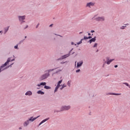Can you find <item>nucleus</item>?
I'll return each instance as SVG.
<instances>
[{"label": "nucleus", "instance_id": "1", "mask_svg": "<svg viewBox=\"0 0 130 130\" xmlns=\"http://www.w3.org/2000/svg\"><path fill=\"white\" fill-rule=\"evenodd\" d=\"M97 17V15H94V16L92 18V19L95 20V21H97V22H104V21H105V17L104 16L98 17Z\"/></svg>", "mask_w": 130, "mask_h": 130}, {"label": "nucleus", "instance_id": "2", "mask_svg": "<svg viewBox=\"0 0 130 130\" xmlns=\"http://www.w3.org/2000/svg\"><path fill=\"white\" fill-rule=\"evenodd\" d=\"M49 76H50V74L46 73L40 77L39 80L40 81H43V80H46V79H47V78H48Z\"/></svg>", "mask_w": 130, "mask_h": 130}, {"label": "nucleus", "instance_id": "3", "mask_svg": "<svg viewBox=\"0 0 130 130\" xmlns=\"http://www.w3.org/2000/svg\"><path fill=\"white\" fill-rule=\"evenodd\" d=\"M71 109V106H62L61 107V111H66Z\"/></svg>", "mask_w": 130, "mask_h": 130}, {"label": "nucleus", "instance_id": "4", "mask_svg": "<svg viewBox=\"0 0 130 130\" xmlns=\"http://www.w3.org/2000/svg\"><path fill=\"white\" fill-rule=\"evenodd\" d=\"M18 19L19 22H20L21 24H23V23H25V19H26V16H18Z\"/></svg>", "mask_w": 130, "mask_h": 130}, {"label": "nucleus", "instance_id": "5", "mask_svg": "<svg viewBox=\"0 0 130 130\" xmlns=\"http://www.w3.org/2000/svg\"><path fill=\"white\" fill-rule=\"evenodd\" d=\"M95 6V3L94 2H89L86 4V8H92V7H94Z\"/></svg>", "mask_w": 130, "mask_h": 130}, {"label": "nucleus", "instance_id": "6", "mask_svg": "<svg viewBox=\"0 0 130 130\" xmlns=\"http://www.w3.org/2000/svg\"><path fill=\"white\" fill-rule=\"evenodd\" d=\"M105 59L106 60L107 64H110V63L114 60V59L109 60V57H106Z\"/></svg>", "mask_w": 130, "mask_h": 130}, {"label": "nucleus", "instance_id": "7", "mask_svg": "<svg viewBox=\"0 0 130 130\" xmlns=\"http://www.w3.org/2000/svg\"><path fill=\"white\" fill-rule=\"evenodd\" d=\"M69 56H70V54L64 55L62 56L60 58H58L57 60H62V59H64V58H67V57H69Z\"/></svg>", "mask_w": 130, "mask_h": 130}, {"label": "nucleus", "instance_id": "8", "mask_svg": "<svg viewBox=\"0 0 130 130\" xmlns=\"http://www.w3.org/2000/svg\"><path fill=\"white\" fill-rule=\"evenodd\" d=\"M7 63H4L2 66H1L0 73H2V72H3V71H5V70H6V69H7V68L3 69L4 68V67H7Z\"/></svg>", "mask_w": 130, "mask_h": 130}, {"label": "nucleus", "instance_id": "9", "mask_svg": "<svg viewBox=\"0 0 130 130\" xmlns=\"http://www.w3.org/2000/svg\"><path fill=\"white\" fill-rule=\"evenodd\" d=\"M40 116H38L37 117H35L33 118V117H31L28 120V121H31V122H32V121H34V120H36V119H37V118H38V117H39Z\"/></svg>", "mask_w": 130, "mask_h": 130}, {"label": "nucleus", "instance_id": "10", "mask_svg": "<svg viewBox=\"0 0 130 130\" xmlns=\"http://www.w3.org/2000/svg\"><path fill=\"white\" fill-rule=\"evenodd\" d=\"M83 60H81L79 61V62H77V69H79V68L81 67V66H83Z\"/></svg>", "mask_w": 130, "mask_h": 130}, {"label": "nucleus", "instance_id": "11", "mask_svg": "<svg viewBox=\"0 0 130 130\" xmlns=\"http://www.w3.org/2000/svg\"><path fill=\"white\" fill-rule=\"evenodd\" d=\"M106 95H115V96H119L121 95V93H114L112 92H109V93H106Z\"/></svg>", "mask_w": 130, "mask_h": 130}, {"label": "nucleus", "instance_id": "12", "mask_svg": "<svg viewBox=\"0 0 130 130\" xmlns=\"http://www.w3.org/2000/svg\"><path fill=\"white\" fill-rule=\"evenodd\" d=\"M49 119V118H46L44 120H43L39 124L38 126H40L42 124V123H44V122H45L46 121H47V120H48Z\"/></svg>", "mask_w": 130, "mask_h": 130}, {"label": "nucleus", "instance_id": "13", "mask_svg": "<svg viewBox=\"0 0 130 130\" xmlns=\"http://www.w3.org/2000/svg\"><path fill=\"white\" fill-rule=\"evenodd\" d=\"M25 96H32V91L28 90L25 93Z\"/></svg>", "mask_w": 130, "mask_h": 130}, {"label": "nucleus", "instance_id": "14", "mask_svg": "<svg viewBox=\"0 0 130 130\" xmlns=\"http://www.w3.org/2000/svg\"><path fill=\"white\" fill-rule=\"evenodd\" d=\"M14 60H15V59L11 60V57H10L8 58L7 61L5 63H6V66H8L9 62H10V61H14Z\"/></svg>", "mask_w": 130, "mask_h": 130}, {"label": "nucleus", "instance_id": "15", "mask_svg": "<svg viewBox=\"0 0 130 130\" xmlns=\"http://www.w3.org/2000/svg\"><path fill=\"white\" fill-rule=\"evenodd\" d=\"M29 123H30V122L28 120L25 121L24 123H23V126L26 127L27 125H29Z\"/></svg>", "mask_w": 130, "mask_h": 130}, {"label": "nucleus", "instance_id": "16", "mask_svg": "<svg viewBox=\"0 0 130 130\" xmlns=\"http://www.w3.org/2000/svg\"><path fill=\"white\" fill-rule=\"evenodd\" d=\"M96 41V37H94L93 38L90 39L88 42L91 44L92 42H95Z\"/></svg>", "mask_w": 130, "mask_h": 130}, {"label": "nucleus", "instance_id": "17", "mask_svg": "<svg viewBox=\"0 0 130 130\" xmlns=\"http://www.w3.org/2000/svg\"><path fill=\"white\" fill-rule=\"evenodd\" d=\"M56 69H57V68L46 70V71H45V73H47V74H49V73H50V72H52V71H54V70H56Z\"/></svg>", "mask_w": 130, "mask_h": 130}, {"label": "nucleus", "instance_id": "18", "mask_svg": "<svg viewBox=\"0 0 130 130\" xmlns=\"http://www.w3.org/2000/svg\"><path fill=\"white\" fill-rule=\"evenodd\" d=\"M46 85V82H42L40 84L37 85L38 87H40V86H45Z\"/></svg>", "mask_w": 130, "mask_h": 130}, {"label": "nucleus", "instance_id": "19", "mask_svg": "<svg viewBox=\"0 0 130 130\" xmlns=\"http://www.w3.org/2000/svg\"><path fill=\"white\" fill-rule=\"evenodd\" d=\"M9 28H10V26H8V27H5V28H4V30H5V34H6L8 32V31H9Z\"/></svg>", "mask_w": 130, "mask_h": 130}, {"label": "nucleus", "instance_id": "20", "mask_svg": "<svg viewBox=\"0 0 130 130\" xmlns=\"http://www.w3.org/2000/svg\"><path fill=\"white\" fill-rule=\"evenodd\" d=\"M38 94H41V95H44V92L41 91V90H39L37 91Z\"/></svg>", "mask_w": 130, "mask_h": 130}, {"label": "nucleus", "instance_id": "21", "mask_svg": "<svg viewBox=\"0 0 130 130\" xmlns=\"http://www.w3.org/2000/svg\"><path fill=\"white\" fill-rule=\"evenodd\" d=\"M44 88H45V89H46L47 90H48V89H51V87H50V86H47V85H45Z\"/></svg>", "mask_w": 130, "mask_h": 130}, {"label": "nucleus", "instance_id": "22", "mask_svg": "<svg viewBox=\"0 0 130 130\" xmlns=\"http://www.w3.org/2000/svg\"><path fill=\"white\" fill-rule=\"evenodd\" d=\"M123 84L124 85H125L126 86H127V87H128V88H129V89H130V85L128 84V83H127L126 82H124V83H123Z\"/></svg>", "mask_w": 130, "mask_h": 130}, {"label": "nucleus", "instance_id": "23", "mask_svg": "<svg viewBox=\"0 0 130 130\" xmlns=\"http://www.w3.org/2000/svg\"><path fill=\"white\" fill-rule=\"evenodd\" d=\"M66 87H67V85L63 84L61 87L60 88V90H62V89H63V88H66Z\"/></svg>", "mask_w": 130, "mask_h": 130}, {"label": "nucleus", "instance_id": "24", "mask_svg": "<svg viewBox=\"0 0 130 130\" xmlns=\"http://www.w3.org/2000/svg\"><path fill=\"white\" fill-rule=\"evenodd\" d=\"M61 111H61V109H60V110H55L54 111V113H57L58 112H61Z\"/></svg>", "mask_w": 130, "mask_h": 130}, {"label": "nucleus", "instance_id": "25", "mask_svg": "<svg viewBox=\"0 0 130 130\" xmlns=\"http://www.w3.org/2000/svg\"><path fill=\"white\" fill-rule=\"evenodd\" d=\"M72 82L71 81H69L68 82H67V85L68 86H69V87H71V83Z\"/></svg>", "mask_w": 130, "mask_h": 130}, {"label": "nucleus", "instance_id": "26", "mask_svg": "<svg viewBox=\"0 0 130 130\" xmlns=\"http://www.w3.org/2000/svg\"><path fill=\"white\" fill-rule=\"evenodd\" d=\"M13 64H14V63H12L11 64H10L9 67L5 68V67H3V69H6V70H7V69H8V68H12V66H13Z\"/></svg>", "mask_w": 130, "mask_h": 130}, {"label": "nucleus", "instance_id": "27", "mask_svg": "<svg viewBox=\"0 0 130 130\" xmlns=\"http://www.w3.org/2000/svg\"><path fill=\"white\" fill-rule=\"evenodd\" d=\"M58 88H59L58 86H56V87H55V90H54V93H55V92H57V90H58Z\"/></svg>", "mask_w": 130, "mask_h": 130}, {"label": "nucleus", "instance_id": "28", "mask_svg": "<svg viewBox=\"0 0 130 130\" xmlns=\"http://www.w3.org/2000/svg\"><path fill=\"white\" fill-rule=\"evenodd\" d=\"M84 39H81L80 41H79L78 43H77V45H79L82 43V41H83Z\"/></svg>", "mask_w": 130, "mask_h": 130}, {"label": "nucleus", "instance_id": "29", "mask_svg": "<svg viewBox=\"0 0 130 130\" xmlns=\"http://www.w3.org/2000/svg\"><path fill=\"white\" fill-rule=\"evenodd\" d=\"M104 61L105 62L103 65V68H104V67L105 66V64L107 63L106 61H105V59H104Z\"/></svg>", "mask_w": 130, "mask_h": 130}, {"label": "nucleus", "instance_id": "30", "mask_svg": "<svg viewBox=\"0 0 130 130\" xmlns=\"http://www.w3.org/2000/svg\"><path fill=\"white\" fill-rule=\"evenodd\" d=\"M98 46V43H95L94 45H93V47H97Z\"/></svg>", "mask_w": 130, "mask_h": 130}, {"label": "nucleus", "instance_id": "31", "mask_svg": "<svg viewBox=\"0 0 130 130\" xmlns=\"http://www.w3.org/2000/svg\"><path fill=\"white\" fill-rule=\"evenodd\" d=\"M62 71V69L61 70H58L57 71L55 72V74H57V73H59V72H61Z\"/></svg>", "mask_w": 130, "mask_h": 130}, {"label": "nucleus", "instance_id": "32", "mask_svg": "<svg viewBox=\"0 0 130 130\" xmlns=\"http://www.w3.org/2000/svg\"><path fill=\"white\" fill-rule=\"evenodd\" d=\"M14 48L15 49H19V48L18 47V45H16V46H15Z\"/></svg>", "mask_w": 130, "mask_h": 130}, {"label": "nucleus", "instance_id": "33", "mask_svg": "<svg viewBox=\"0 0 130 130\" xmlns=\"http://www.w3.org/2000/svg\"><path fill=\"white\" fill-rule=\"evenodd\" d=\"M61 83H62V80H61L59 81L58 82V83L60 84H61Z\"/></svg>", "mask_w": 130, "mask_h": 130}, {"label": "nucleus", "instance_id": "34", "mask_svg": "<svg viewBox=\"0 0 130 130\" xmlns=\"http://www.w3.org/2000/svg\"><path fill=\"white\" fill-rule=\"evenodd\" d=\"M84 40H86L87 39H88V37H86V36H84V39H83Z\"/></svg>", "mask_w": 130, "mask_h": 130}, {"label": "nucleus", "instance_id": "35", "mask_svg": "<svg viewBox=\"0 0 130 130\" xmlns=\"http://www.w3.org/2000/svg\"><path fill=\"white\" fill-rule=\"evenodd\" d=\"M80 72H81V70L80 69L76 70V73H80Z\"/></svg>", "mask_w": 130, "mask_h": 130}, {"label": "nucleus", "instance_id": "36", "mask_svg": "<svg viewBox=\"0 0 130 130\" xmlns=\"http://www.w3.org/2000/svg\"><path fill=\"white\" fill-rule=\"evenodd\" d=\"M124 27H126V26H121L120 29H124Z\"/></svg>", "mask_w": 130, "mask_h": 130}, {"label": "nucleus", "instance_id": "37", "mask_svg": "<svg viewBox=\"0 0 130 130\" xmlns=\"http://www.w3.org/2000/svg\"><path fill=\"white\" fill-rule=\"evenodd\" d=\"M54 35H56L57 36H59L60 37H62V36H61L59 35L56 34H54Z\"/></svg>", "mask_w": 130, "mask_h": 130}, {"label": "nucleus", "instance_id": "38", "mask_svg": "<svg viewBox=\"0 0 130 130\" xmlns=\"http://www.w3.org/2000/svg\"><path fill=\"white\" fill-rule=\"evenodd\" d=\"M60 84L59 83H57V86L59 87V88L60 87Z\"/></svg>", "mask_w": 130, "mask_h": 130}, {"label": "nucleus", "instance_id": "39", "mask_svg": "<svg viewBox=\"0 0 130 130\" xmlns=\"http://www.w3.org/2000/svg\"><path fill=\"white\" fill-rule=\"evenodd\" d=\"M24 41V40H22V41H20L19 42V44H21Z\"/></svg>", "mask_w": 130, "mask_h": 130}, {"label": "nucleus", "instance_id": "40", "mask_svg": "<svg viewBox=\"0 0 130 130\" xmlns=\"http://www.w3.org/2000/svg\"><path fill=\"white\" fill-rule=\"evenodd\" d=\"M66 62H67V61H65V62H61L60 63L61 64H63V63H66Z\"/></svg>", "mask_w": 130, "mask_h": 130}, {"label": "nucleus", "instance_id": "41", "mask_svg": "<svg viewBox=\"0 0 130 130\" xmlns=\"http://www.w3.org/2000/svg\"><path fill=\"white\" fill-rule=\"evenodd\" d=\"M88 39H92V37L91 36H89L88 37Z\"/></svg>", "mask_w": 130, "mask_h": 130}, {"label": "nucleus", "instance_id": "42", "mask_svg": "<svg viewBox=\"0 0 130 130\" xmlns=\"http://www.w3.org/2000/svg\"><path fill=\"white\" fill-rule=\"evenodd\" d=\"M90 32L91 33H94V32H95V30H91Z\"/></svg>", "mask_w": 130, "mask_h": 130}, {"label": "nucleus", "instance_id": "43", "mask_svg": "<svg viewBox=\"0 0 130 130\" xmlns=\"http://www.w3.org/2000/svg\"><path fill=\"white\" fill-rule=\"evenodd\" d=\"M118 66L117 65H115L114 66V68H118Z\"/></svg>", "mask_w": 130, "mask_h": 130}, {"label": "nucleus", "instance_id": "44", "mask_svg": "<svg viewBox=\"0 0 130 130\" xmlns=\"http://www.w3.org/2000/svg\"><path fill=\"white\" fill-rule=\"evenodd\" d=\"M52 26H53V24H51L49 25V27H52Z\"/></svg>", "mask_w": 130, "mask_h": 130}, {"label": "nucleus", "instance_id": "45", "mask_svg": "<svg viewBox=\"0 0 130 130\" xmlns=\"http://www.w3.org/2000/svg\"><path fill=\"white\" fill-rule=\"evenodd\" d=\"M74 44H75V43H74V42H71V45H74Z\"/></svg>", "mask_w": 130, "mask_h": 130}, {"label": "nucleus", "instance_id": "46", "mask_svg": "<svg viewBox=\"0 0 130 130\" xmlns=\"http://www.w3.org/2000/svg\"><path fill=\"white\" fill-rule=\"evenodd\" d=\"M39 26V23L38 24V25L36 26V28H38Z\"/></svg>", "mask_w": 130, "mask_h": 130}, {"label": "nucleus", "instance_id": "47", "mask_svg": "<svg viewBox=\"0 0 130 130\" xmlns=\"http://www.w3.org/2000/svg\"><path fill=\"white\" fill-rule=\"evenodd\" d=\"M28 28V25H26V26L24 28V29H27Z\"/></svg>", "mask_w": 130, "mask_h": 130}, {"label": "nucleus", "instance_id": "48", "mask_svg": "<svg viewBox=\"0 0 130 130\" xmlns=\"http://www.w3.org/2000/svg\"><path fill=\"white\" fill-rule=\"evenodd\" d=\"M88 36H91V34L88 33Z\"/></svg>", "mask_w": 130, "mask_h": 130}, {"label": "nucleus", "instance_id": "49", "mask_svg": "<svg viewBox=\"0 0 130 130\" xmlns=\"http://www.w3.org/2000/svg\"><path fill=\"white\" fill-rule=\"evenodd\" d=\"M72 52V51H69V53L68 54H70V55H71V53Z\"/></svg>", "mask_w": 130, "mask_h": 130}, {"label": "nucleus", "instance_id": "50", "mask_svg": "<svg viewBox=\"0 0 130 130\" xmlns=\"http://www.w3.org/2000/svg\"><path fill=\"white\" fill-rule=\"evenodd\" d=\"M75 66H77V61H75Z\"/></svg>", "mask_w": 130, "mask_h": 130}, {"label": "nucleus", "instance_id": "51", "mask_svg": "<svg viewBox=\"0 0 130 130\" xmlns=\"http://www.w3.org/2000/svg\"><path fill=\"white\" fill-rule=\"evenodd\" d=\"M19 129H22V127H19Z\"/></svg>", "mask_w": 130, "mask_h": 130}, {"label": "nucleus", "instance_id": "52", "mask_svg": "<svg viewBox=\"0 0 130 130\" xmlns=\"http://www.w3.org/2000/svg\"><path fill=\"white\" fill-rule=\"evenodd\" d=\"M82 33H83V32H79V34H82Z\"/></svg>", "mask_w": 130, "mask_h": 130}, {"label": "nucleus", "instance_id": "53", "mask_svg": "<svg viewBox=\"0 0 130 130\" xmlns=\"http://www.w3.org/2000/svg\"><path fill=\"white\" fill-rule=\"evenodd\" d=\"M98 51H99V50H97L96 52H98Z\"/></svg>", "mask_w": 130, "mask_h": 130}, {"label": "nucleus", "instance_id": "54", "mask_svg": "<svg viewBox=\"0 0 130 130\" xmlns=\"http://www.w3.org/2000/svg\"><path fill=\"white\" fill-rule=\"evenodd\" d=\"M74 49V48H72L71 50V51H72Z\"/></svg>", "mask_w": 130, "mask_h": 130}, {"label": "nucleus", "instance_id": "55", "mask_svg": "<svg viewBox=\"0 0 130 130\" xmlns=\"http://www.w3.org/2000/svg\"><path fill=\"white\" fill-rule=\"evenodd\" d=\"M24 38H27V36H25V37H24Z\"/></svg>", "mask_w": 130, "mask_h": 130}, {"label": "nucleus", "instance_id": "56", "mask_svg": "<svg viewBox=\"0 0 130 130\" xmlns=\"http://www.w3.org/2000/svg\"><path fill=\"white\" fill-rule=\"evenodd\" d=\"M75 53V52H73V53H72V54H74Z\"/></svg>", "mask_w": 130, "mask_h": 130}, {"label": "nucleus", "instance_id": "57", "mask_svg": "<svg viewBox=\"0 0 130 130\" xmlns=\"http://www.w3.org/2000/svg\"><path fill=\"white\" fill-rule=\"evenodd\" d=\"M125 25H128V24H125Z\"/></svg>", "mask_w": 130, "mask_h": 130}, {"label": "nucleus", "instance_id": "58", "mask_svg": "<svg viewBox=\"0 0 130 130\" xmlns=\"http://www.w3.org/2000/svg\"><path fill=\"white\" fill-rule=\"evenodd\" d=\"M0 33H2V31H0Z\"/></svg>", "mask_w": 130, "mask_h": 130}, {"label": "nucleus", "instance_id": "59", "mask_svg": "<svg viewBox=\"0 0 130 130\" xmlns=\"http://www.w3.org/2000/svg\"><path fill=\"white\" fill-rule=\"evenodd\" d=\"M75 45L76 46V45H77V44H75Z\"/></svg>", "mask_w": 130, "mask_h": 130}, {"label": "nucleus", "instance_id": "60", "mask_svg": "<svg viewBox=\"0 0 130 130\" xmlns=\"http://www.w3.org/2000/svg\"><path fill=\"white\" fill-rule=\"evenodd\" d=\"M91 35L93 36V34H92Z\"/></svg>", "mask_w": 130, "mask_h": 130}]
</instances>
